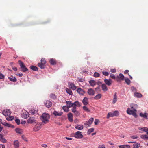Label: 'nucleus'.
<instances>
[{"instance_id":"f3484780","label":"nucleus","mask_w":148,"mask_h":148,"mask_svg":"<svg viewBox=\"0 0 148 148\" xmlns=\"http://www.w3.org/2000/svg\"><path fill=\"white\" fill-rule=\"evenodd\" d=\"M46 106L48 108L50 107L52 105V103L49 100L46 101L45 103Z\"/></svg>"},{"instance_id":"3c124183","label":"nucleus","mask_w":148,"mask_h":148,"mask_svg":"<svg viewBox=\"0 0 148 148\" xmlns=\"http://www.w3.org/2000/svg\"><path fill=\"white\" fill-rule=\"evenodd\" d=\"M0 140L3 143H5L7 141V140L4 138L3 136L0 139Z\"/></svg>"},{"instance_id":"864d4df0","label":"nucleus","mask_w":148,"mask_h":148,"mask_svg":"<svg viewBox=\"0 0 148 148\" xmlns=\"http://www.w3.org/2000/svg\"><path fill=\"white\" fill-rule=\"evenodd\" d=\"M15 122L16 123H17V124L18 125H19L20 123V121L19 119L18 118H16L15 120Z\"/></svg>"},{"instance_id":"13d9d810","label":"nucleus","mask_w":148,"mask_h":148,"mask_svg":"<svg viewBox=\"0 0 148 148\" xmlns=\"http://www.w3.org/2000/svg\"><path fill=\"white\" fill-rule=\"evenodd\" d=\"M110 76L111 78H112L113 79H116L115 76L112 73L110 74Z\"/></svg>"},{"instance_id":"338daca9","label":"nucleus","mask_w":148,"mask_h":148,"mask_svg":"<svg viewBox=\"0 0 148 148\" xmlns=\"http://www.w3.org/2000/svg\"><path fill=\"white\" fill-rule=\"evenodd\" d=\"M129 72V71L128 70H126L124 71V74H126L127 73L129 75V73H128Z\"/></svg>"},{"instance_id":"680f3d73","label":"nucleus","mask_w":148,"mask_h":148,"mask_svg":"<svg viewBox=\"0 0 148 148\" xmlns=\"http://www.w3.org/2000/svg\"><path fill=\"white\" fill-rule=\"evenodd\" d=\"M110 72L112 73H115L116 72V70L115 69H110Z\"/></svg>"},{"instance_id":"b1692460","label":"nucleus","mask_w":148,"mask_h":148,"mask_svg":"<svg viewBox=\"0 0 148 148\" xmlns=\"http://www.w3.org/2000/svg\"><path fill=\"white\" fill-rule=\"evenodd\" d=\"M69 86L70 88L73 90H75L77 88V87L75 85L72 83L70 84Z\"/></svg>"},{"instance_id":"6ab92c4d","label":"nucleus","mask_w":148,"mask_h":148,"mask_svg":"<svg viewBox=\"0 0 148 148\" xmlns=\"http://www.w3.org/2000/svg\"><path fill=\"white\" fill-rule=\"evenodd\" d=\"M68 120L70 122L73 121V116L71 113H69L68 114Z\"/></svg>"},{"instance_id":"2eb2a0df","label":"nucleus","mask_w":148,"mask_h":148,"mask_svg":"<svg viewBox=\"0 0 148 148\" xmlns=\"http://www.w3.org/2000/svg\"><path fill=\"white\" fill-rule=\"evenodd\" d=\"M88 98L86 97H85L83 99L82 102L84 105L86 106L88 104Z\"/></svg>"},{"instance_id":"a211bd4d","label":"nucleus","mask_w":148,"mask_h":148,"mask_svg":"<svg viewBox=\"0 0 148 148\" xmlns=\"http://www.w3.org/2000/svg\"><path fill=\"white\" fill-rule=\"evenodd\" d=\"M104 82L105 83L106 85H107L108 86H110L111 85L112 83V81L110 79H105L104 80Z\"/></svg>"},{"instance_id":"4468645a","label":"nucleus","mask_w":148,"mask_h":148,"mask_svg":"<svg viewBox=\"0 0 148 148\" xmlns=\"http://www.w3.org/2000/svg\"><path fill=\"white\" fill-rule=\"evenodd\" d=\"M71 111L72 112L74 113V114L76 116H78L80 115V113L78 111H77L76 109L75 108H72Z\"/></svg>"},{"instance_id":"0e129e2a","label":"nucleus","mask_w":148,"mask_h":148,"mask_svg":"<svg viewBox=\"0 0 148 148\" xmlns=\"http://www.w3.org/2000/svg\"><path fill=\"white\" fill-rule=\"evenodd\" d=\"M4 78V76L2 74L0 73V79H3Z\"/></svg>"},{"instance_id":"f257e3e1","label":"nucleus","mask_w":148,"mask_h":148,"mask_svg":"<svg viewBox=\"0 0 148 148\" xmlns=\"http://www.w3.org/2000/svg\"><path fill=\"white\" fill-rule=\"evenodd\" d=\"M130 108H128L126 111L127 113L130 115H132L135 118H136L138 117L136 114V109L137 108L138 106L136 104H131L130 105Z\"/></svg>"},{"instance_id":"39448f33","label":"nucleus","mask_w":148,"mask_h":148,"mask_svg":"<svg viewBox=\"0 0 148 148\" xmlns=\"http://www.w3.org/2000/svg\"><path fill=\"white\" fill-rule=\"evenodd\" d=\"M81 132L78 131L74 134V136L77 139H81L83 137V136L81 134Z\"/></svg>"},{"instance_id":"cd10ccee","label":"nucleus","mask_w":148,"mask_h":148,"mask_svg":"<svg viewBox=\"0 0 148 148\" xmlns=\"http://www.w3.org/2000/svg\"><path fill=\"white\" fill-rule=\"evenodd\" d=\"M30 68L32 70L35 71H37L38 70L37 67L33 65L31 66Z\"/></svg>"},{"instance_id":"49530a36","label":"nucleus","mask_w":148,"mask_h":148,"mask_svg":"<svg viewBox=\"0 0 148 148\" xmlns=\"http://www.w3.org/2000/svg\"><path fill=\"white\" fill-rule=\"evenodd\" d=\"M140 137L141 138L148 139V136L146 135H143L141 136Z\"/></svg>"},{"instance_id":"c85d7f7f","label":"nucleus","mask_w":148,"mask_h":148,"mask_svg":"<svg viewBox=\"0 0 148 148\" xmlns=\"http://www.w3.org/2000/svg\"><path fill=\"white\" fill-rule=\"evenodd\" d=\"M89 83L90 85L92 86H94L96 84V82L93 80H90L89 81Z\"/></svg>"},{"instance_id":"5fc2aeb1","label":"nucleus","mask_w":148,"mask_h":148,"mask_svg":"<svg viewBox=\"0 0 148 148\" xmlns=\"http://www.w3.org/2000/svg\"><path fill=\"white\" fill-rule=\"evenodd\" d=\"M131 90L134 93L136 91V88H134V86H132L131 87Z\"/></svg>"},{"instance_id":"7ed1b4c3","label":"nucleus","mask_w":148,"mask_h":148,"mask_svg":"<svg viewBox=\"0 0 148 148\" xmlns=\"http://www.w3.org/2000/svg\"><path fill=\"white\" fill-rule=\"evenodd\" d=\"M119 114V112L118 111H115L112 112H110L108 113L107 116V119H109L110 117H113L114 116H117Z\"/></svg>"},{"instance_id":"20e7f679","label":"nucleus","mask_w":148,"mask_h":148,"mask_svg":"<svg viewBox=\"0 0 148 148\" xmlns=\"http://www.w3.org/2000/svg\"><path fill=\"white\" fill-rule=\"evenodd\" d=\"M18 62L19 65L22 69V71L24 72L28 71V69L26 67L24 63L21 60H19Z\"/></svg>"},{"instance_id":"72a5a7b5","label":"nucleus","mask_w":148,"mask_h":148,"mask_svg":"<svg viewBox=\"0 0 148 148\" xmlns=\"http://www.w3.org/2000/svg\"><path fill=\"white\" fill-rule=\"evenodd\" d=\"M16 132L18 134H22V130L19 128H17L15 129Z\"/></svg>"},{"instance_id":"69168bd1","label":"nucleus","mask_w":148,"mask_h":148,"mask_svg":"<svg viewBox=\"0 0 148 148\" xmlns=\"http://www.w3.org/2000/svg\"><path fill=\"white\" fill-rule=\"evenodd\" d=\"M130 138H132V139H135L137 138H138V137L136 136H131L130 137Z\"/></svg>"},{"instance_id":"1a4fd4ad","label":"nucleus","mask_w":148,"mask_h":148,"mask_svg":"<svg viewBox=\"0 0 148 148\" xmlns=\"http://www.w3.org/2000/svg\"><path fill=\"white\" fill-rule=\"evenodd\" d=\"M10 111L9 109L4 110L2 112V114L6 116L10 115Z\"/></svg>"},{"instance_id":"603ef678","label":"nucleus","mask_w":148,"mask_h":148,"mask_svg":"<svg viewBox=\"0 0 148 148\" xmlns=\"http://www.w3.org/2000/svg\"><path fill=\"white\" fill-rule=\"evenodd\" d=\"M100 123V121L99 119H96L94 121V123L95 125H97Z\"/></svg>"},{"instance_id":"412c9836","label":"nucleus","mask_w":148,"mask_h":148,"mask_svg":"<svg viewBox=\"0 0 148 148\" xmlns=\"http://www.w3.org/2000/svg\"><path fill=\"white\" fill-rule=\"evenodd\" d=\"M14 145L15 148H19V142L18 140H15L14 142Z\"/></svg>"},{"instance_id":"de8ad7c7","label":"nucleus","mask_w":148,"mask_h":148,"mask_svg":"<svg viewBox=\"0 0 148 148\" xmlns=\"http://www.w3.org/2000/svg\"><path fill=\"white\" fill-rule=\"evenodd\" d=\"M50 97L53 99H55L56 98V96L55 94H51L50 95Z\"/></svg>"},{"instance_id":"c756f323","label":"nucleus","mask_w":148,"mask_h":148,"mask_svg":"<svg viewBox=\"0 0 148 148\" xmlns=\"http://www.w3.org/2000/svg\"><path fill=\"white\" fill-rule=\"evenodd\" d=\"M32 115H34L36 114L37 112V111L36 110L34 109H32L29 112Z\"/></svg>"},{"instance_id":"09e8293b","label":"nucleus","mask_w":148,"mask_h":148,"mask_svg":"<svg viewBox=\"0 0 148 148\" xmlns=\"http://www.w3.org/2000/svg\"><path fill=\"white\" fill-rule=\"evenodd\" d=\"M102 74L106 76H107L109 75V73L107 71H102Z\"/></svg>"},{"instance_id":"0eeeda50","label":"nucleus","mask_w":148,"mask_h":148,"mask_svg":"<svg viewBox=\"0 0 148 148\" xmlns=\"http://www.w3.org/2000/svg\"><path fill=\"white\" fill-rule=\"evenodd\" d=\"M41 123H38L33 128V130L37 132L41 128Z\"/></svg>"},{"instance_id":"e2e57ef3","label":"nucleus","mask_w":148,"mask_h":148,"mask_svg":"<svg viewBox=\"0 0 148 148\" xmlns=\"http://www.w3.org/2000/svg\"><path fill=\"white\" fill-rule=\"evenodd\" d=\"M134 95L135 97H139V93L138 92H134Z\"/></svg>"},{"instance_id":"bf43d9fd","label":"nucleus","mask_w":148,"mask_h":148,"mask_svg":"<svg viewBox=\"0 0 148 148\" xmlns=\"http://www.w3.org/2000/svg\"><path fill=\"white\" fill-rule=\"evenodd\" d=\"M78 81L79 82H82L84 80V79L82 78H80L79 77L78 78Z\"/></svg>"},{"instance_id":"f03ea898","label":"nucleus","mask_w":148,"mask_h":148,"mask_svg":"<svg viewBox=\"0 0 148 148\" xmlns=\"http://www.w3.org/2000/svg\"><path fill=\"white\" fill-rule=\"evenodd\" d=\"M50 117L49 115L46 113H43L40 117V119L42 123L46 124L49 122V119Z\"/></svg>"},{"instance_id":"37998d69","label":"nucleus","mask_w":148,"mask_h":148,"mask_svg":"<svg viewBox=\"0 0 148 148\" xmlns=\"http://www.w3.org/2000/svg\"><path fill=\"white\" fill-rule=\"evenodd\" d=\"M139 115L141 117H143L146 119V118H147V116H146V113H140L139 114Z\"/></svg>"},{"instance_id":"79ce46f5","label":"nucleus","mask_w":148,"mask_h":148,"mask_svg":"<svg viewBox=\"0 0 148 148\" xmlns=\"http://www.w3.org/2000/svg\"><path fill=\"white\" fill-rule=\"evenodd\" d=\"M66 91L67 93L71 95L73 94L71 90L69 88L66 89Z\"/></svg>"},{"instance_id":"4d7b16f0","label":"nucleus","mask_w":148,"mask_h":148,"mask_svg":"<svg viewBox=\"0 0 148 148\" xmlns=\"http://www.w3.org/2000/svg\"><path fill=\"white\" fill-rule=\"evenodd\" d=\"M22 138L23 139V140L24 141L27 142L28 141V140H27V139L25 137V136L24 135H23L22 136Z\"/></svg>"},{"instance_id":"c03bdc74","label":"nucleus","mask_w":148,"mask_h":148,"mask_svg":"<svg viewBox=\"0 0 148 148\" xmlns=\"http://www.w3.org/2000/svg\"><path fill=\"white\" fill-rule=\"evenodd\" d=\"M14 119V117L13 116H10L6 118V119L9 121L12 120Z\"/></svg>"},{"instance_id":"aec40b11","label":"nucleus","mask_w":148,"mask_h":148,"mask_svg":"<svg viewBox=\"0 0 148 148\" xmlns=\"http://www.w3.org/2000/svg\"><path fill=\"white\" fill-rule=\"evenodd\" d=\"M116 94L117 93L115 92L113 96V98L112 101V103L113 104H115L117 100Z\"/></svg>"},{"instance_id":"a19ab883","label":"nucleus","mask_w":148,"mask_h":148,"mask_svg":"<svg viewBox=\"0 0 148 148\" xmlns=\"http://www.w3.org/2000/svg\"><path fill=\"white\" fill-rule=\"evenodd\" d=\"M5 126H6L8 127H12L13 128L14 127V126L13 125H12L11 124H9L8 123H5L3 124Z\"/></svg>"},{"instance_id":"58836bf2","label":"nucleus","mask_w":148,"mask_h":148,"mask_svg":"<svg viewBox=\"0 0 148 148\" xmlns=\"http://www.w3.org/2000/svg\"><path fill=\"white\" fill-rule=\"evenodd\" d=\"M139 130H141L147 132H148V128L146 127L139 128Z\"/></svg>"},{"instance_id":"ea45409f","label":"nucleus","mask_w":148,"mask_h":148,"mask_svg":"<svg viewBox=\"0 0 148 148\" xmlns=\"http://www.w3.org/2000/svg\"><path fill=\"white\" fill-rule=\"evenodd\" d=\"M94 128H92L89 129L88 131L87 134L88 135H89L90 133L93 132L94 131Z\"/></svg>"},{"instance_id":"4be33fe9","label":"nucleus","mask_w":148,"mask_h":148,"mask_svg":"<svg viewBox=\"0 0 148 148\" xmlns=\"http://www.w3.org/2000/svg\"><path fill=\"white\" fill-rule=\"evenodd\" d=\"M83 126L82 125L77 124L75 126V128L79 130H82L83 128Z\"/></svg>"},{"instance_id":"dca6fc26","label":"nucleus","mask_w":148,"mask_h":148,"mask_svg":"<svg viewBox=\"0 0 148 148\" xmlns=\"http://www.w3.org/2000/svg\"><path fill=\"white\" fill-rule=\"evenodd\" d=\"M63 112H58L56 111H55L53 112V114L56 116H60L62 115Z\"/></svg>"},{"instance_id":"5701e85b","label":"nucleus","mask_w":148,"mask_h":148,"mask_svg":"<svg viewBox=\"0 0 148 148\" xmlns=\"http://www.w3.org/2000/svg\"><path fill=\"white\" fill-rule=\"evenodd\" d=\"M101 88L102 90L106 92L108 90V88L106 84H103L101 85Z\"/></svg>"},{"instance_id":"9d476101","label":"nucleus","mask_w":148,"mask_h":148,"mask_svg":"<svg viewBox=\"0 0 148 148\" xmlns=\"http://www.w3.org/2000/svg\"><path fill=\"white\" fill-rule=\"evenodd\" d=\"M36 121L35 118L34 117H30L27 120V123L29 124H32L34 123H35Z\"/></svg>"},{"instance_id":"c9c22d12","label":"nucleus","mask_w":148,"mask_h":148,"mask_svg":"<svg viewBox=\"0 0 148 148\" xmlns=\"http://www.w3.org/2000/svg\"><path fill=\"white\" fill-rule=\"evenodd\" d=\"M124 80L127 85H129L130 84L131 81L128 78H125L124 79Z\"/></svg>"},{"instance_id":"473e14b6","label":"nucleus","mask_w":148,"mask_h":148,"mask_svg":"<svg viewBox=\"0 0 148 148\" xmlns=\"http://www.w3.org/2000/svg\"><path fill=\"white\" fill-rule=\"evenodd\" d=\"M66 103L67 105L66 106L69 108L71 107H72V103L71 101H66Z\"/></svg>"},{"instance_id":"4c0bfd02","label":"nucleus","mask_w":148,"mask_h":148,"mask_svg":"<svg viewBox=\"0 0 148 148\" xmlns=\"http://www.w3.org/2000/svg\"><path fill=\"white\" fill-rule=\"evenodd\" d=\"M63 109L65 112H68L69 111V108L66 106H64L62 107Z\"/></svg>"},{"instance_id":"f704fd0d","label":"nucleus","mask_w":148,"mask_h":148,"mask_svg":"<svg viewBox=\"0 0 148 148\" xmlns=\"http://www.w3.org/2000/svg\"><path fill=\"white\" fill-rule=\"evenodd\" d=\"M38 66L41 69H44L45 66V64L41 63H38Z\"/></svg>"},{"instance_id":"9b49d317","label":"nucleus","mask_w":148,"mask_h":148,"mask_svg":"<svg viewBox=\"0 0 148 148\" xmlns=\"http://www.w3.org/2000/svg\"><path fill=\"white\" fill-rule=\"evenodd\" d=\"M77 91L78 93L81 95H83L85 93L84 90L80 88H78Z\"/></svg>"},{"instance_id":"6e6552de","label":"nucleus","mask_w":148,"mask_h":148,"mask_svg":"<svg viewBox=\"0 0 148 148\" xmlns=\"http://www.w3.org/2000/svg\"><path fill=\"white\" fill-rule=\"evenodd\" d=\"M125 79L124 75L120 73L119 74V76H117L116 80L117 82H119L120 81L119 79H120L121 80L123 81Z\"/></svg>"},{"instance_id":"423d86ee","label":"nucleus","mask_w":148,"mask_h":148,"mask_svg":"<svg viewBox=\"0 0 148 148\" xmlns=\"http://www.w3.org/2000/svg\"><path fill=\"white\" fill-rule=\"evenodd\" d=\"M94 121V118L92 117L90 118L88 121H86L84 123V125L87 127H90Z\"/></svg>"},{"instance_id":"e433bc0d","label":"nucleus","mask_w":148,"mask_h":148,"mask_svg":"<svg viewBox=\"0 0 148 148\" xmlns=\"http://www.w3.org/2000/svg\"><path fill=\"white\" fill-rule=\"evenodd\" d=\"M83 109L86 112H90V110L85 106H84L83 107Z\"/></svg>"},{"instance_id":"393cba45","label":"nucleus","mask_w":148,"mask_h":148,"mask_svg":"<svg viewBox=\"0 0 148 148\" xmlns=\"http://www.w3.org/2000/svg\"><path fill=\"white\" fill-rule=\"evenodd\" d=\"M49 62L50 64L52 65H55L56 64V60L53 58H52L50 59Z\"/></svg>"},{"instance_id":"a18cd8bd","label":"nucleus","mask_w":148,"mask_h":148,"mask_svg":"<svg viewBox=\"0 0 148 148\" xmlns=\"http://www.w3.org/2000/svg\"><path fill=\"white\" fill-rule=\"evenodd\" d=\"M100 75V74L99 73L97 72H95L94 73V76L95 77H99Z\"/></svg>"},{"instance_id":"8fccbe9b","label":"nucleus","mask_w":148,"mask_h":148,"mask_svg":"<svg viewBox=\"0 0 148 148\" xmlns=\"http://www.w3.org/2000/svg\"><path fill=\"white\" fill-rule=\"evenodd\" d=\"M40 63L45 65L46 63V61L44 58H42L41 59Z\"/></svg>"},{"instance_id":"6e6d98bb","label":"nucleus","mask_w":148,"mask_h":148,"mask_svg":"<svg viewBox=\"0 0 148 148\" xmlns=\"http://www.w3.org/2000/svg\"><path fill=\"white\" fill-rule=\"evenodd\" d=\"M133 146L134 148H138L139 147L138 144L136 143L134 144Z\"/></svg>"},{"instance_id":"052dcab7","label":"nucleus","mask_w":148,"mask_h":148,"mask_svg":"<svg viewBox=\"0 0 148 148\" xmlns=\"http://www.w3.org/2000/svg\"><path fill=\"white\" fill-rule=\"evenodd\" d=\"M98 148H105V147L104 144H102L99 146Z\"/></svg>"},{"instance_id":"2f4dec72","label":"nucleus","mask_w":148,"mask_h":148,"mask_svg":"<svg viewBox=\"0 0 148 148\" xmlns=\"http://www.w3.org/2000/svg\"><path fill=\"white\" fill-rule=\"evenodd\" d=\"M119 148H130V146L128 145H119Z\"/></svg>"},{"instance_id":"bb28decb","label":"nucleus","mask_w":148,"mask_h":148,"mask_svg":"<svg viewBox=\"0 0 148 148\" xmlns=\"http://www.w3.org/2000/svg\"><path fill=\"white\" fill-rule=\"evenodd\" d=\"M8 78L10 81L13 82H15L17 81L16 79L12 76L11 77H8Z\"/></svg>"},{"instance_id":"f8f14e48","label":"nucleus","mask_w":148,"mask_h":148,"mask_svg":"<svg viewBox=\"0 0 148 148\" xmlns=\"http://www.w3.org/2000/svg\"><path fill=\"white\" fill-rule=\"evenodd\" d=\"M29 114L28 112L25 111L23 112L21 114L22 117L25 119H26L29 117Z\"/></svg>"},{"instance_id":"7c9ffc66","label":"nucleus","mask_w":148,"mask_h":148,"mask_svg":"<svg viewBox=\"0 0 148 148\" xmlns=\"http://www.w3.org/2000/svg\"><path fill=\"white\" fill-rule=\"evenodd\" d=\"M101 94L99 93L95 96L94 97V98L95 100H97L100 99L101 97Z\"/></svg>"},{"instance_id":"a878e982","label":"nucleus","mask_w":148,"mask_h":148,"mask_svg":"<svg viewBox=\"0 0 148 148\" xmlns=\"http://www.w3.org/2000/svg\"><path fill=\"white\" fill-rule=\"evenodd\" d=\"M88 93L89 95H93L94 94V91L93 89L90 88L88 90Z\"/></svg>"},{"instance_id":"ddd939ff","label":"nucleus","mask_w":148,"mask_h":148,"mask_svg":"<svg viewBox=\"0 0 148 148\" xmlns=\"http://www.w3.org/2000/svg\"><path fill=\"white\" fill-rule=\"evenodd\" d=\"M72 104L73 107L72 108H75V109H76L77 106H78L79 107L81 106L80 103L78 101H76L75 102L72 103Z\"/></svg>"},{"instance_id":"774afa93","label":"nucleus","mask_w":148,"mask_h":148,"mask_svg":"<svg viewBox=\"0 0 148 148\" xmlns=\"http://www.w3.org/2000/svg\"><path fill=\"white\" fill-rule=\"evenodd\" d=\"M0 148H5V145L3 144H0Z\"/></svg>"}]
</instances>
